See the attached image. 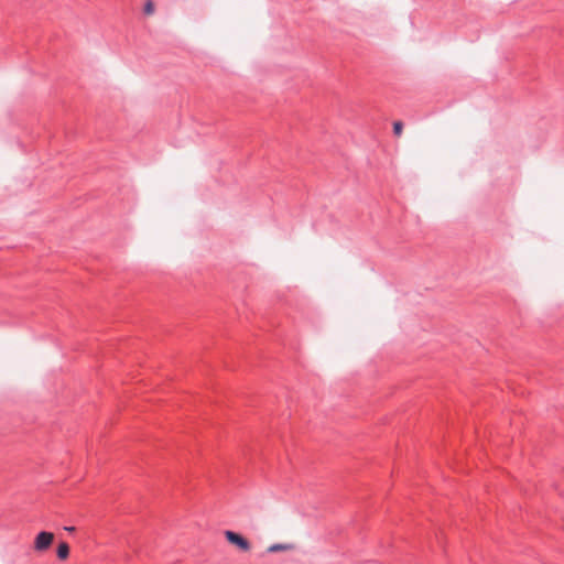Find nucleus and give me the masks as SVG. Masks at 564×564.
Wrapping results in <instances>:
<instances>
[{
	"instance_id": "obj_6",
	"label": "nucleus",
	"mask_w": 564,
	"mask_h": 564,
	"mask_svg": "<svg viewBox=\"0 0 564 564\" xmlns=\"http://www.w3.org/2000/svg\"><path fill=\"white\" fill-rule=\"evenodd\" d=\"M153 11H154V6H153V3H152L151 1H148V2L145 3V7H144V12H145L147 14H151V13H153Z\"/></svg>"
},
{
	"instance_id": "obj_1",
	"label": "nucleus",
	"mask_w": 564,
	"mask_h": 564,
	"mask_svg": "<svg viewBox=\"0 0 564 564\" xmlns=\"http://www.w3.org/2000/svg\"><path fill=\"white\" fill-rule=\"evenodd\" d=\"M54 533L41 531L34 539L33 549L39 553L47 551L54 542Z\"/></svg>"
},
{
	"instance_id": "obj_5",
	"label": "nucleus",
	"mask_w": 564,
	"mask_h": 564,
	"mask_svg": "<svg viewBox=\"0 0 564 564\" xmlns=\"http://www.w3.org/2000/svg\"><path fill=\"white\" fill-rule=\"evenodd\" d=\"M288 549V545H284V544H273L269 547V552H278V551H283V550H286Z\"/></svg>"
},
{
	"instance_id": "obj_3",
	"label": "nucleus",
	"mask_w": 564,
	"mask_h": 564,
	"mask_svg": "<svg viewBox=\"0 0 564 564\" xmlns=\"http://www.w3.org/2000/svg\"><path fill=\"white\" fill-rule=\"evenodd\" d=\"M69 555V545L66 542H61L57 546V557L66 560Z\"/></svg>"
},
{
	"instance_id": "obj_2",
	"label": "nucleus",
	"mask_w": 564,
	"mask_h": 564,
	"mask_svg": "<svg viewBox=\"0 0 564 564\" xmlns=\"http://www.w3.org/2000/svg\"><path fill=\"white\" fill-rule=\"evenodd\" d=\"M225 536L227 541L236 546H238L241 551H249L250 550V543L247 539H245L239 533H236L234 531H225Z\"/></svg>"
},
{
	"instance_id": "obj_4",
	"label": "nucleus",
	"mask_w": 564,
	"mask_h": 564,
	"mask_svg": "<svg viewBox=\"0 0 564 564\" xmlns=\"http://www.w3.org/2000/svg\"><path fill=\"white\" fill-rule=\"evenodd\" d=\"M402 129H403V124L401 121H395L393 123V133L397 135V137H400L401 133H402Z\"/></svg>"
},
{
	"instance_id": "obj_7",
	"label": "nucleus",
	"mask_w": 564,
	"mask_h": 564,
	"mask_svg": "<svg viewBox=\"0 0 564 564\" xmlns=\"http://www.w3.org/2000/svg\"><path fill=\"white\" fill-rule=\"evenodd\" d=\"M65 530L69 531V532H73V531H75V528L74 527H66Z\"/></svg>"
}]
</instances>
